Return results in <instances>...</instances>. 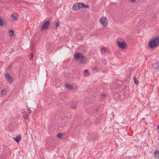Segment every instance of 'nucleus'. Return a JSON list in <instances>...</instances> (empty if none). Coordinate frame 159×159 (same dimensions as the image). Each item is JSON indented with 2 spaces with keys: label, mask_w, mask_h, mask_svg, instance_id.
<instances>
[{
  "label": "nucleus",
  "mask_w": 159,
  "mask_h": 159,
  "mask_svg": "<svg viewBox=\"0 0 159 159\" xmlns=\"http://www.w3.org/2000/svg\"><path fill=\"white\" fill-rule=\"evenodd\" d=\"M74 57L79 62L85 63L86 62L85 57L79 53H75L74 55Z\"/></svg>",
  "instance_id": "f257e3e1"
},
{
  "label": "nucleus",
  "mask_w": 159,
  "mask_h": 159,
  "mask_svg": "<svg viewBox=\"0 0 159 159\" xmlns=\"http://www.w3.org/2000/svg\"><path fill=\"white\" fill-rule=\"evenodd\" d=\"M159 43V37H157L150 42L149 45L151 48H154L157 47Z\"/></svg>",
  "instance_id": "f03ea898"
},
{
  "label": "nucleus",
  "mask_w": 159,
  "mask_h": 159,
  "mask_svg": "<svg viewBox=\"0 0 159 159\" xmlns=\"http://www.w3.org/2000/svg\"><path fill=\"white\" fill-rule=\"evenodd\" d=\"M30 110L29 109H22L21 112L25 119H27L30 114Z\"/></svg>",
  "instance_id": "7ed1b4c3"
},
{
  "label": "nucleus",
  "mask_w": 159,
  "mask_h": 159,
  "mask_svg": "<svg viewBox=\"0 0 159 159\" xmlns=\"http://www.w3.org/2000/svg\"><path fill=\"white\" fill-rule=\"evenodd\" d=\"M100 21L101 24L104 26L107 27L108 24V21L107 19L105 17H101L100 19Z\"/></svg>",
  "instance_id": "20e7f679"
},
{
  "label": "nucleus",
  "mask_w": 159,
  "mask_h": 159,
  "mask_svg": "<svg viewBox=\"0 0 159 159\" xmlns=\"http://www.w3.org/2000/svg\"><path fill=\"white\" fill-rule=\"evenodd\" d=\"M82 5H84L83 3H76L73 6V9L74 10H78L83 7Z\"/></svg>",
  "instance_id": "39448f33"
},
{
  "label": "nucleus",
  "mask_w": 159,
  "mask_h": 159,
  "mask_svg": "<svg viewBox=\"0 0 159 159\" xmlns=\"http://www.w3.org/2000/svg\"><path fill=\"white\" fill-rule=\"evenodd\" d=\"M118 46L122 49H125L126 47V43L122 41L119 40L117 42Z\"/></svg>",
  "instance_id": "423d86ee"
},
{
  "label": "nucleus",
  "mask_w": 159,
  "mask_h": 159,
  "mask_svg": "<svg viewBox=\"0 0 159 159\" xmlns=\"http://www.w3.org/2000/svg\"><path fill=\"white\" fill-rule=\"evenodd\" d=\"M50 22L49 21H47L45 23L42 25L41 28V30H45L48 29V28L50 25Z\"/></svg>",
  "instance_id": "0eeeda50"
},
{
  "label": "nucleus",
  "mask_w": 159,
  "mask_h": 159,
  "mask_svg": "<svg viewBox=\"0 0 159 159\" xmlns=\"http://www.w3.org/2000/svg\"><path fill=\"white\" fill-rule=\"evenodd\" d=\"M6 79L9 82H12V81L11 77L10 75L8 73H6L5 75Z\"/></svg>",
  "instance_id": "6e6552de"
},
{
  "label": "nucleus",
  "mask_w": 159,
  "mask_h": 159,
  "mask_svg": "<svg viewBox=\"0 0 159 159\" xmlns=\"http://www.w3.org/2000/svg\"><path fill=\"white\" fill-rule=\"evenodd\" d=\"M21 139V136L20 135H19L16 138H14V139L16 142L18 143L19 141Z\"/></svg>",
  "instance_id": "1a4fd4ad"
},
{
  "label": "nucleus",
  "mask_w": 159,
  "mask_h": 159,
  "mask_svg": "<svg viewBox=\"0 0 159 159\" xmlns=\"http://www.w3.org/2000/svg\"><path fill=\"white\" fill-rule=\"evenodd\" d=\"M66 86L67 89L70 90L73 89V86L68 84H66Z\"/></svg>",
  "instance_id": "9d476101"
},
{
  "label": "nucleus",
  "mask_w": 159,
  "mask_h": 159,
  "mask_svg": "<svg viewBox=\"0 0 159 159\" xmlns=\"http://www.w3.org/2000/svg\"><path fill=\"white\" fill-rule=\"evenodd\" d=\"M154 156L157 159H159V152L156 151L154 154Z\"/></svg>",
  "instance_id": "9b49d317"
},
{
  "label": "nucleus",
  "mask_w": 159,
  "mask_h": 159,
  "mask_svg": "<svg viewBox=\"0 0 159 159\" xmlns=\"http://www.w3.org/2000/svg\"><path fill=\"white\" fill-rule=\"evenodd\" d=\"M60 24L59 21L58 20L57 21L55 24L54 25V28L55 29H56L59 26Z\"/></svg>",
  "instance_id": "f8f14e48"
},
{
  "label": "nucleus",
  "mask_w": 159,
  "mask_h": 159,
  "mask_svg": "<svg viewBox=\"0 0 159 159\" xmlns=\"http://www.w3.org/2000/svg\"><path fill=\"white\" fill-rule=\"evenodd\" d=\"M55 85L57 87H59L61 85V84L59 82V80H56Z\"/></svg>",
  "instance_id": "ddd939ff"
},
{
  "label": "nucleus",
  "mask_w": 159,
  "mask_h": 159,
  "mask_svg": "<svg viewBox=\"0 0 159 159\" xmlns=\"http://www.w3.org/2000/svg\"><path fill=\"white\" fill-rule=\"evenodd\" d=\"M106 95L105 94L102 93L101 94V99L102 101L104 100V98L106 97Z\"/></svg>",
  "instance_id": "4468645a"
},
{
  "label": "nucleus",
  "mask_w": 159,
  "mask_h": 159,
  "mask_svg": "<svg viewBox=\"0 0 159 159\" xmlns=\"http://www.w3.org/2000/svg\"><path fill=\"white\" fill-rule=\"evenodd\" d=\"M11 17L13 20L15 21L17 20V18L13 14L11 16Z\"/></svg>",
  "instance_id": "2eb2a0df"
},
{
  "label": "nucleus",
  "mask_w": 159,
  "mask_h": 159,
  "mask_svg": "<svg viewBox=\"0 0 159 159\" xmlns=\"http://www.w3.org/2000/svg\"><path fill=\"white\" fill-rule=\"evenodd\" d=\"M71 107L73 109H75L76 108V106L75 104L74 103L72 102L70 104Z\"/></svg>",
  "instance_id": "dca6fc26"
},
{
  "label": "nucleus",
  "mask_w": 159,
  "mask_h": 159,
  "mask_svg": "<svg viewBox=\"0 0 159 159\" xmlns=\"http://www.w3.org/2000/svg\"><path fill=\"white\" fill-rule=\"evenodd\" d=\"M134 83L135 84H139V81L136 79L135 76H134Z\"/></svg>",
  "instance_id": "f3484780"
},
{
  "label": "nucleus",
  "mask_w": 159,
  "mask_h": 159,
  "mask_svg": "<svg viewBox=\"0 0 159 159\" xmlns=\"http://www.w3.org/2000/svg\"><path fill=\"white\" fill-rule=\"evenodd\" d=\"M89 75L88 71L87 70H84V75L85 76H87Z\"/></svg>",
  "instance_id": "a211bd4d"
},
{
  "label": "nucleus",
  "mask_w": 159,
  "mask_h": 159,
  "mask_svg": "<svg viewBox=\"0 0 159 159\" xmlns=\"http://www.w3.org/2000/svg\"><path fill=\"white\" fill-rule=\"evenodd\" d=\"M159 66L158 64L157 63H156L154 64L153 66V67L155 69H156L158 68Z\"/></svg>",
  "instance_id": "6ab92c4d"
},
{
  "label": "nucleus",
  "mask_w": 159,
  "mask_h": 159,
  "mask_svg": "<svg viewBox=\"0 0 159 159\" xmlns=\"http://www.w3.org/2000/svg\"><path fill=\"white\" fill-rule=\"evenodd\" d=\"M7 93V91L5 90H2L1 93L2 95H5Z\"/></svg>",
  "instance_id": "aec40b11"
},
{
  "label": "nucleus",
  "mask_w": 159,
  "mask_h": 159,
  "mask_svg": "<svg viewBox=\"0 0 159 159\" xmlns=\"http://www.w3.org/2000/svg\"><path fill=\"white\" fill-rule=\"evenodd\" d=\"M9 33V35H10V36H11L14 34V32L12 30H11L10 31Z\"/></svg>",
  "instance_id": "412c9836"
},
{
  "label": "nucleus",
  "mask_w": 159,
  "mask_h": 159,
  "mask_svg": "<svg viewBox=\"0 0 159 159\" xmlns=\"http://www.w3.org/2000/svg\"><path fill=\"white\" fill-rule=\"evenodd\" d=\"M106 51V48H102L101 49V52L102 53H104Z\"/></svg>",
  "instance_id": "4be33fe9"
},
{
  "label": "nucleus",
  "mask_w": 159,
  "mask_h": 159,
  "mask_svg": "<svg viewBox=\"0 0 159 159\" xmlns=\"http://www.w3.org/2000/svg\"><path fill=\"white\" fill-rule=\"evenodd\" d=\"M3 24V21L1 20L0 18V26L2 25Z\"/></svg>",
  "instance_id": "5701e85b"
},
{
  "label": "nucleus",
  "mask_w": 159,
  "mask_h": 159,
  "mask_svg": "<svg viewBox=\"0 0 159 159\" xmlns=\"http://www.w3.org/2000/svg\"><path fill=\"white\" fill-rule=\"evenodd\" d=\"M84 5H82L83 7H84V8H87L88 7H89V6L88 5H85L83 3Z\"/></svg>",
  "instance_id": "b1692460"
},
{
  "label": "nucleus",
  "mask_w": 159,
  "mask_h": 159,
  "mask_svg": "<svg viewBox=\"0 0 159 159\" xmlns=\"http://www.w3.org/2000/svg\"><path fill=\"white\" fill-rule=\"evenodd\" d=\"M57 136L58 138H61L62 137V134L61 133H59L57 135Z\"/></svg>",
  "instance_id": "393cba45"
},
{
  "label": "nucleus",
  "mask_w": 159,
  "mask_h": 159,
  "mask_svg": "<svg viewBox=\"0 0 159 159\" xmlns=\"http://www.w3.org/2000/svg\"><path fill=\"white\" fill-rule=\"evenodd\" d=\"M33 54L32 53L31 55V57L30 58V59H33Z\"/></svg>",
  "instance_id": "a878e982"
},
{
  "label": "nucleus",
  "mask_w": 159,
  "mask_h": 159,
  "mask_svg": "<svg viewBox=\"0 0 159 159\" xmlns=\"http://www.w3.org/2000/svg\"><path fill=\"white\" fill-rule=\"evenodd\" d=\"M153 16L154 17H156V14H154Z\"/></svg>",
  "instance_id": "bb28decb"
},
{
  "label": "nucleus",
  "mask_w": 159,
  "mask_h": 159,
  "mask_svg": "<svg viewBox=\"0 0 159 159\" xmlns=\"http://www.w3.org/2000/svg\"><path fill=\"white\" fill-rule=\"evenodd\" d=\"M131 2H134L135 1V0H131Z\"/></svg>",
  "instance_id": "cd10ccee"
},
{
  "label": "nucleus",
  "mask_w": 159,
  "mask_h": 159,
  "mask_svg": "<svg viewBox=\"0 0 159 159\" xmlns=\"http://www.w3.org/2000/svg\"><path fill=\"white\" fill-rule=\"evenodd\" d=\"M157 152H159V150L158 151H157Z\"/></svg>",
  "instance_id": "c85d7f7f"
}]
</instances>
